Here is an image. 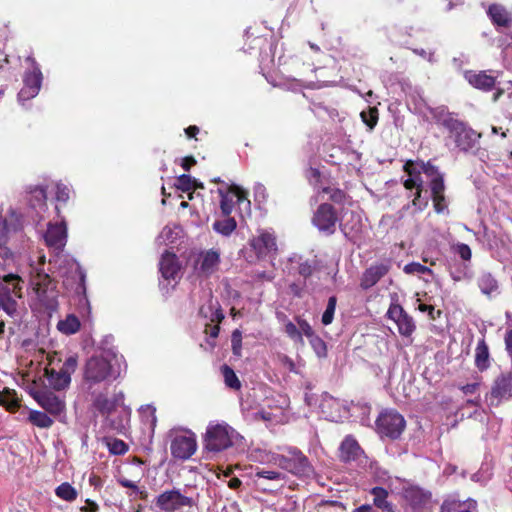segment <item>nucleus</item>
<instances>
[{
	"mask_svg": "<svg viewBox=\"0 0 512 512\" xmlns=\"http://www.w3.org/2000/svg\"><path fill=\"white\" fill-rule=\"evenodd\" d=\"M478 287L480 288L481 292L490 295L491 293L495 292L498 289V282L497 280L492 276L491 273H483L478 278Z\"/></svg>",
	"mask_w": 512,
	"mask_h": 512,
	"instance_id": "c9c22d12",
	"label": "nucleus"
},
{
	"mask_svg": "<svg viewBox=\"0 0 512 512\" xmlns=\"http://www.w3.org/2000/svg\"><path fill=\"white\" fill-rule=\"evenodd\" d=\"M371 495H373V504L382 510V512H395L394 507L391 502L387 500L388 491L380 486L373 487L370 491Z\"/></svg>",
	"mask_w": 512,
	"mask_h": 512,
	"instance_id": "c85d7f7f",
	"label": "nucleus"
},
{
	"mask_svg": "<svg viewBox=\"0 0 512 512\" xmlns=\"http://www.w3.org/2000/svg\"><path fill=\"white\" fill-rule=\"evenodd\" d=\"M220 196V209L223 216H230L234 208L233 197L237 198L239 206L244 205L245 209L249 210L251 202L248 199V194L245 190L235 184H231L227 189L218 188L217 190Z\"/></svg>",
	"mask_w": 512,
	"mask_h": 512,
	"instance_id": "4468645a",
	"label": "nucleus"
},
{
	"mask_svg": "<svg viewBox=\"0 0 512 512\" xmlns=\"http://www.w3.org/2000/svg\"><path fill=\"white\" fill-rule=\"evenodd\" d=\"M27 61L31 62V69L24 73L23 87L18 93V100L20 102H25L36 97L41 89L43 81L40 66L35 59L28 58Z\"/></svg>",
	"mask_w": 512,
	"mask_h": 512,
	"instance_id": "f8f14e48",
	"label": "nucleus"
},
{
	"mask_svg": "<svg viewBox=\"0 0 512 512\" xmlns=\"http://www.w3.org/2000/svg\"><path fill=\"white\" fill-rule=\"evenodd\" d=\"M404 272L407 274H414V273L425 274V273H431L432 270L429 267L424 266L420 263L412 262V263L405 265Z\"/></svg>",
	"mask_w": 512,
	"mask_h": 512,
	"instance_id": "864d4df0",
	"label": "nucleus"
},
{
	"mask_svg": "<svg viewBox=\"0 0 512 512\" xmlns=\"http://www.w3.org/2000/svg\"><path fill=\"white\" fill-rule=\"evenodd\" d=\"M271 462L297 477H309L314 472L309 459L296 447L287 448L283 454H273Z\"/></svg>",
	"mask_w": 512,
	"mask_h": 512,
	"instance_id": "20e7f679",
	"label": "nucleus"
},
{
	"mask_svg": "<svg viewBox=\"0 0 512 512\" xmlns=\"http://www.w3.org/2000/svg\"><path fill=\"white\" fill-rule=\"evenodd\" d=\"M376 432L391 440L400 438L406 428L404 417L395 409H384L375 421Z\"/></svg>",
	"mask_w": 512,
	"mask_h": 512,
	"instance_id": "6e6552de",
	"label": "nucleus"
},
{
	"mask_svg": "<svg viewBox=\"0 0 512 512\" xmlns=\"http://www.w3.org/2000/svg\"><path fill=\"white\" fill-rule=\"evenodd\" d=\"M28 421L38 428L48 429L54 424V420L47 413L31 410L28 415Z\"/></svg>",
	"mask_w": 512,
	"mask_h": 512,
	"instance_id": "7c9ffc66",
	"label": "nucleus"
},
{
	"mask_svg": "<svg viewBox=\"0 0 512 512\" xmlns=\"http://www.w3.org/2000/svg\"><path fill=\"white\" fill-rule=\"evenodd\" d=\"M55 494L58 498L67 502H73L78 496L77 490L68 482L60 484L55 489Z\"/></svg>",
	"mask_w": 512,
	"mask_h": 512,
	"instance_id": "58836bf2",
	"label": "nucleus"
},
{
	"mask_svg": "<svg viewBox=\"0 0 512 512\" xmlns=\"http://www.w3.org/2000/svg\"><path fill=\"white\" fill-rule=\"evenodd\" d=\"M309 341L312 348L319 357H324L327 355V346L322 338L315 334L309 339Z\"/></svg>",
	"mask_w": 512,
	"mask_h": 512,
	"instance_id": "a18cd8bd",
	"label": "nucleus"
},
{
	"mask_svg": "<svg viewBox=\"0 0 512 512\" xmlns=\"http://www.w3.org/2000/svg\"><path fill=\"white\" fill-rule=\"evenodd\" d=\"M434 210L437 214H442L448 209V203L445 193L431 196Z\"/></svg>",
	"mask_w": 512,
	"mask_h": 512,
	"instance_id": "09e8293b",
	"label": "nucleus"
},
{
	"mask_svg": "<svg viewBox=\"0 0 512 512\" xmlns=\"http://www.w3.org/2000/svg\"><path fill=\"white\" fill-rule=\"evenodd\" d=\"M83 377L89 387L116 378L112 364L103 356H92L85 364Z\"/></svg>",
	"mask_w": 512,
	"mask_h": 512,
	"instance_id": "1a4fd4ad",
	"label": "nucleus"
},
{
	"mask_svg": "<svg viewBox=\"0 0 512 512\" xmlns=\"http://www.w3.org/2000/svg\"><path fill=\"white\" fill-rule=\"evenodd\" d=\"M390 270L388 263H376L367 268L360 279V287L368 290L376 285Z\"/></svg>",
	"mask_w": 512,
	"mask_h": 512,
	"instance_id": "4be33fe9",
	"label": "nucleus"
},
{
	"mask_svg": "<svg viewBox=\"0 0 512 512\" xmlns=\"http://www.w3.org/2000/svg\"><path fill=\"white\" fill-rule=\"evenodd\" d=\"M492 23L498 27L509 28L512 26V16L500 4H491L487 11Z\"/></svg>",
	"mask_w": 512,
	"mask_h": 512,
	"instance_id": "a878e982",
	"label": "nucleus"
},
{
	"mask_svg": "<svg viewBox=\"0 0 512 512\" xmlns=\"http://www.w3.org/2000/svg\"><path fill=\"white\" fill-rule=\"evenodd\" d=\"M419 166H421L423 173L427 176L432 178H436L438 176H444L443 173L439 171V168L433 164L432 160L423 161L418 160Z\"/></svg>",
	"mask_w": 512,
	"mask_h": 512,
	"instance_id": "37998d69",
	"label": "nucleus"
},
{
	"mask_svg": "<svg viewBox=\"0 0 512 512\" xmlns=\"http://www.w3.org/2000/svg\"><path fill=\"white\" fill-rule=\"evenodd\" d=\"M29 204L33 208L46 207L47 192L42 186L30 187L29 189Z\"/></svg>",
	"mask_w": 512,
	"mask_h": 512,
	"instance_id": "2f4dec72",
	"label": "nucleus"
},
{
	"mask_svg": "<svg viewBox=\"0 0 512 512\" xmlns=\"http://www.w3.org/2000/svg\"><path fill=\"white\" fill-rule=\"evenodd\" d=\"M486 398L491 406H498L503 400L512 398V368L509 371L501 372L493 380Z\"/></svg>",
	"mask_w": 512,
	"mask_h": 512,
	"instance_id": "ddd939ff",
	"label": "nucleus"
},
{
	"mask_svg": "<svg viewBox=\"0 0 512 512\" xmlns=\"http://www.w3.org/2000/svg\"><path fill=\"white\" fill-rule=\"evenodd\" d=\"M321 192L329 196L330 202L338 205H343L349 198L344 190L336 187L325 186L321 189Z\"/></svg>",
	"mask_w": 512,
	"mask_h": 512,
	"instance_id": "4c0bfd02",
	"label": "nucleus"
},
{
	"mask_svg": "<svg viewBox=\"0 0 512 512\" xmlns=\"http://www.w3.org/2000/svg\"><path fill=\"white\" fill-rule=\"evenodd\" d=\"M30 286L40 309L50 312L58 308L57 281L42 268L31 267Z\"/></svg>",
	"mask_w": 512,
	"mask_h": 512,
	"instance_id": "7ed1b4c3",
	"label": "nucleus"
},
{
	"mask_svg": "<svg viewBox=\"0 0 512 512\" xmlns=\"http://www.w3.org/2000/svg\"><path fill=\"white\" fill-rule=\"evenodd\" d=\"M455 251L459 257L464 261H469L472 257L471 248L465 243H458L455 246Z\"/></svg>",
	"mask_w": 512,
	"mask_h": 512,
	"instance_id": "bf43d9fd",
	"label": "nucleus"
},
{
	"mask_svg": "<svg viewBox=\"0 0 512 512\" xmlns=\"http://www.w3.org/2000/svg\"><path fill=\"white\" fill-rule=\"evenodd\" d=\"M361 118H362V121L370 129H373L378 121V110L376 108H369L368 111H362Z\"/></svg>",
	"mask_w": 512,
	"mask_h": 512,
	"instance_id": "49530a36",
	"label": "nucleus"
},
{
	"mask_svg": "<svg viewBox=\"0 0 512 512\" xmlns=\"http://www.w3.org/2000/svg\"><path fill=\"white\" fill-rule=\"evenodd\" d=\"M221 371L224 377L225 384L235 390H239L241 388L240 380L235 374L234 370L228 365H223L221 367Z\"/></svg>",
	"mask_w": 512,
	"mask_h": 512,
	"instance_id": "ea45409f",
	"label": "nucleus"
},
{
	"mask_svg": "<svg viewBox=\"0 0 512 512\" xmlns=\"http://www.w3.org/2000/svg\"><path fill=\"white\" fill-rule=\"evenodd\" d=\"M474 364L479 372H484L491 366L489 347L484 337L479 339L475 348Z\"/></svg>",
	"mask_w": 512,
	"mask_h": 512,
	"instance_id": "393cba45",
	"label": "nucleus"
},
{
	"mask_svg": "<svg viewBox=\"0 0 512 512\" xmlns=\"http://www.w3.org/2000/svg\"><path fill=\"white\" fill-rule=\"evenodd\" d=\"M223 220H217L213 223V229L223 236H229L237 227L236 220L233 217L225 216Z\"/></svg>",
	"mask_w": 512,
	"mask_h": 512,
	"instance_id": "e433bc0d",
	"label": "nucleus"
},
{
	"mask_svg": "<svg viewBox=\"0 0 512 512\" xmlns=\"http://www.w3.org/2000/svg\"><path fill=\"white\" fill-rule=\"evenodd\" d=\"M209 308L211 310L214 309V311H212V313L210 315V321L219 325L225 318L224 313H223L219 303L216 302V306H215L212 302H210Z\"/></svg>",
	"mask_w": 512,
	"mask_h": 512,
	"instance_id": "6e6d98bb",
	"label": "nucleus"
},
{
	"mask_svg": "<svg viewBox=\"0 0 512 512\" xmlns=\"http://www.w3.org/2000/svg\"><path fill=\"white\" fill-rule=\"evenodd\" d=\"M386 316L395 322L401 336L411 337L415 332L416 324L412 316H410L400 304L391 303Z\"/></svg>",
	"mask_w": 512,
	"mask_h": 512,
	"instance_id": "a211bd4d",
	"label": "nucleus"
},
{
	"mask_svg": "<svg viewBox=\"0 0 512 512\" xmlns=\"http://www.w3.org/2000/svg\"><path fill=\"white\" fill-rule=\"evenodd\" d=\"M9 228L7 220L0 215V257L8 259L11 256V251L7 247Z\"/></svg>",
	"mask_w": 512,
	"mask_h": 512,
	"instance_id": "f704fd0d",
	"label": "nucleus"
},
{
	"mask_svg": "<svg viewBox=\"0 0 512 512\" xmlns=\"http://www.w3.org/2000/svg\"><path fill=\"white\" fill-rule=\"evenodd\" d=\"M307 179L310 183L318 185L321 182V172L318 168L310 167L307 171Z\"/></svg>",
	"mask_w": 512,
	"mask_h": 512,
	"instance_id": "0e129e2a",
	"label": "nucleus"
},
{
	"mask_svg": "<svg viewBox=\"0 0 512 512\" xmlns=\"http://www.w3.org/2000/svg\"><path fill=\"white\" fill-rule=\"evenodd\" d=\"M80 321L74 314H69L64 320H60L57 324V328L60 332L71 335L79 331Z\"/></svg>",
	"mask_w": 512,
	"mask_h": 512,
	"instance_id": "473e14b6",
	"label": "nucleus"
},
{
	"mask_svg": "<svg viewBox=\"0 0 512 512\" xmlns=\"http://www.w3.org/2000/svg\"><path fill=\"white\" fill-rule=\"evenodd\" d=\"M175 186L183 192H190L193 190L194 178L190 175L182 174L177 178Z\"/></svg>",
	"mask_w": 512,
	"mask_h": 512,
	"instance_id": "c03bdc74",
	"label": "nucleus"
},
{
	"mask_svg": "<svg viewBox=\"0 0 512 512\" xmlns=\"http://www.w3.org/2000/svg\"><path fill=\"white\" fill-rule=\"evenodd\" d=\"M23 280L13 273L4 275L0 280V308L9 316L18 314V299L23 297Z\"/></svg>",
	"mask_w": 512,
	"mask_h": 512,
	"instance_id": "423d86ee",
	"label": "nucleus"
},
{
	"mask_svg": "<svg viewBox=\"0 0 512 512\" xmlns=\"http://www.w3.org/2000/svg\"><path fill=\"white\" fill-rule=\"evenodd\" d=\"M439 512H477V502L473 499L466 501L445 500Z\"/></svg>",
	"mask_w": 512,
	"mask_h": 512,
	"instance_id": "cd10ccee",
	"label": "nucleus"
},
{
	"mask_svg": "<svg viewBox=\"0 0 512 512\" xmlns=\"http://www.w3.org/2000/svg\"><path fill=\"white\" fill-rule=\"evenodd\" d=\"M124 395L120 392L115 395L113 399H109L105 393H98L93 398V407L99 411L102 415H108L114 411L120 400H123Z\"/></svg>",
	"mask_w": 512,
	"mask_h": 512,
	"instance_id": "b1692460",
	"label": "nucleus"
},
{
	"mask_svg": "<svg viewBox=\"0 0 512 512\" xmlns=\"http://www.w3.org/2000/svg\"><path fill=\"white\" fill-rule=\"evenodd\" d=\"M305 282L302 284L293 282L289 285V290L294 297L301 298L303 296Z\"/></svg>",
	"mask_w": 512,
	"mask_h": 512,
	"instance_id": "69168bd1",
	"label": "nucleus"
},
{
	"mask_svg": "<svg viewBox=\"0 0 512 512\" xmlns=\"http://www.w3.org/2000/svg\"><path fill=\"white\" fill-rule=\"evenodd\" d=\"M30 395L48 414L57 416L66 408L64 397L56 395L47 388L31 390Z\"/></svg>",
	"mask_w": 512,
	"mask_h": 512,
	"instance_id": "2eb2a0df",
	"label": "nucleus"
},
{
	"mask_svg": "<svg viewBox=\"0 0 512 512\" xmlns=\"http://www.w3.org/2000/svg\"><path fill=\"white\" fill-rule=\"evenodd\" d=\"M296 320L302 335L304 334L308 339L315 335L313 328L305 319L297 317Z\"/></svg>",
	"mask_w": 512,
	"mask_h": 512,
	"instance_id": "680f3d73",
	"label": "nucleus"
},
{
	"mask_svg": "<svg viewBox=\"0 0 512 512\" xmlns=\"http://www.w3.org/2000/svg\"><path fill=\"white\" fill-rule=\"evenodd\" d=\"M429 187L431 190V196L445 193L446 186L444 182V176L432 178L429 182Z\"/></svg>",
	"mask_w": 512,
	"mask_h": 512,
	"instance_id": "de8ad7c7",
	"label": "nucleus"
},
{
	"mask_svg": "<svg viewBox=\"0 0 512 512\" xmlns=\"http://www.w3.org/2000/svg\"><path fill=\"white\" fill-rule=\"evenodd\" d=\"M0 405L8 411L14 412L20 407V399L13 389L4 388L0 392Z\"/></svg>",
	"mask_w": 512,
	"mask_h": 512,
	"instance_id": "c756f323",
	"label": "nucleus"
},
{
	"mask_svg": "<svg viewBox=\"0 0 512 512\" xmlns=\"http://www.w3.org/2000/svg\"><path fill=\"white\" fill-rule=\"evenodd\" d=\"M98 510L99 505L91 499H86L85 505L80 507L81 512H98Z\"/></svg>",
	"mask_w": 512,
	"mask_h": 512,
	"instance_id": "338daca9",
	"label": "nucleus"
},
{
	"mask_svg": "<svg viewBox=\"0 0 512 512\" xmlns=\"http://www.w3.org/2000/svg\"><path fill=\"white\" fill-rule=\"evenodd\" d=\"M181 263L177 255L165 251L159 261V271L165 280H176L181 271Z\"/></svg>",
	"mask_w": 512,
	"mask_h": 512,
	"instance_id": "412c9836",
	"label": "nucleus"
},
{
	"mask_svg": "<svg viewBox=\"0 0 512 512\" xmlns=\"http://www.w3.org/2000/svg\"><path fill=\"white\" fill-rule=\"evenodd\" d=\"M481 386V377H479V380L470 384L459 386V389L463 392L465 395H472L476 394Z\"/></svg>",
	"mask_w": 512,
	"mask_h": 512,
	"instance_id": "e2e57ef3",
	"label": "nucleus"
},
{
	"mask_svg": "<svg viewBox=\"0 0 512 512\" xmlns=\"http://www.w3.org/2000/svg\"><path fill=\"white\" fill-rule=\"evenodd\" d=\"M403 171L408 177L414 179L417 184L424 188V181L422 178V168L419 166L418 160H407L403 165Z\"/></svg>",
	"mask_w": 512,
	"mask_h": 512,
	"instance_id": "72a5a7b5",
	"label": "nucleus"
},
{
	"mask_svg": "<svg viewBox=\"0 0 512 512\" xmlns=\"http://www.w3.org/2000/svg\"><path fill=\"white\" fill-rule=\"evenodd\" d=\"M424 188H419L414 193V198L412 199V206L416 208L417 211H423L428 206L427 199L422 198V192Z\"/></svg>",
	"mask_w": 512,
	"mask_h": 512,
	"instance_id": "5fc2aeb1",
	"label": "nucleus"
},
{
	"mask_svg": "<svg viewBox=\"0 0 512 512\" xmlns=\"http://www.w3.org/2000/svg\"><path fill=\"white\" fill-rule=\"evenodd\" d=\"M311 223L320 234L327 237L334 235L337 227L347 239H351L361 229V222L357 215L352 213L351 220L343 222L338 216L337 209L328 202L318 205L311 218Z\"/></svg>",
	"mask_w": 512,
	"mask_h": 512,
	"instance_id": "f257e3e1",
	"label": "nucleus"
},
{
	"mask_svg": "<svg viewBox=\"0 0 512 512\" xmlns=\"http://www.w3.org/2000/svg\"><path fill=\"white\" fill-rule=\"evenodd\" d=\"M505 346L508 354L512 356V329L508 330L505 334Z\"/></svg>",
	"mask_w": 512,
	"mask_h": 512,
	"instance_id": "774afa93",
	"label": "nucleus"
},
{
	"mask_svg": "<svg viewBox=\"0 0 512 512\" xmlns=\"http://www.w3.org/2000/svg\"><path fill=\"white\" fill-rule=\"evenodd\" d=\"M285 333L292 340H294L296 342H300V343L303 342L302 333L299 330V328L293 322L288 321L285 324Z\"/></svg>",
	"mask_w": 512,
	"mask_h": 512,
	"instance_id": "8fccbe9b",
	"label": "nucleus"
},
{
	"mask_svg": "<svg viewBox=\"0 0 512 512\" xmlns=\"http://www.w3.org/2000/svg\"><path fill=\"white\" fill-rule=\"evenodd\" d=\"M337 305V297L331 296L328 299V303L324 313L322 314L321 322L323 325L327 326L333 322L334 314Z\"/></svg>",
	"mask_w": 512,
	"mask_h": 512,
	"instance_id": "79ce46f5",
	"label": "nucleus"
},
{
	"mask_svg": "<svg viewBox=\"0 0 512 512\" xmlns=\"http://www.w3.org/2000/svg\"><path fill=\"white\" fill-rule=\"evenodd\" d=\"M57 352L49 353L47 355L48 365L44 370V375L47 378L49 386L56 390L62 391L69 387L71 383V374H73L78 365L77 356H69L59 370L52 367L55 364L57 358Z\"/></svg>",
	"mask_w": 512,
	"mask_h": 512,
	"instance_id": "39448f33",
	"label": "nucleus"
},
{
	"mask_svg": "<svg viewBox=\"0 0 512 512\" xmlns=\"http://www.w3.org/2000/svg\"><path fill=\"white\" fill-rule=\"evenodd\" d=\"M63 285L75 295L86 297V273L78 263L75 262L70 266Z\"/></svg>",
	"mask_w": 512,
	"mask_h": 512,
	"instance_id": "aec40b11",
	"label": "nucleus"
},
{
	"mask_svg": "<svg viewBox=\"0 0 512 512\" xmlns=\"http://www.w3.org/2000/svg\"><path fill=\"white\" fill-rule=\"evenodd\" d=\"M418 309L421 312H427L430 320H436L442 315V311L436 310L432 305L421 303L419 304Z\"/></svg>",
	"mask_w": 512,
	"mask_h": 512,
	"instance_id": "13d9d810",
	"label": "nucleus"
},
{
	"mask_svg": "<svg viewBox=\"0 0 512 512\" xmlns=\"http://www.w3.org/2000/svg\"><path fill=\"white\" fill-rule=\"evenodd\" d=\"M231 347L232 352L235 356L240 357L241 356V350H242V334L241 332L236 329L232 332L231 335Z\"/></svg>",
	"mask_w": 512,
	"mask_h": 512,
	"instance_id": "3c124183",
	"label": "nucleus"
},
{
	"mask_svg": "<svg viewBox=\"0 0 512 512\" xmlns=\"http://www.w3.org/2000/svg\"><path fill=\"white\" fill-rule=\"evenodd\" d=\"M466 78L473 87L483 91L492 90L496 83V78L488 75L485 71L479 73L469 72L466 74Z\"/></svg>",
	"mask_w": 512,
	"mask_h": 512,
	"instance_id": "bb28decb",
	"label": "nucleus"
},
{
	"mask_svg": "<svg viewBox=\"0 0 512 512\" xmlns=\"http://www.w3.org/2000/svg\"><path fill=\"white\" fill-rule=\"evenodd\" d=\"M363 453L364 451L352 435H347L339 448V458L345 463L357 460Z\"/></svg>",
	"mask_w": 512,
	"mask_h": 512,
	"instance_id": "5701e85b",
	"label": "nucleus"
},
{
	"mask_svg": "<svg viewBox=\"0 0 512 512\" xmlns=\"http://www.w3.org/2000/svg\"><path fill=\"white\" fill-rule=\"evenodd\" d=\"M440 123L448 131L449 138L453 140L459 151L475 154L479 150L482 134L466 122L454 118L451 113H447Z\"/></svg>",
	"mask_w": 512,
	"mask_h": 512,
	"instance_id": "f03ea898",
	"label": "nucleus"
},
{
	"mask_svg": "<svg viewBox=\"0 0 512 512\" xmlns=\"http://www.w3.org/2000/svg\"><path fill=\"white\" fill-rule=\"evenodd\" d=\"M108 450L113 455H123L128 451V445L117 438H105Z\"/></svg>",
	"mask_w": 512,
	"mask_h": 512,
	"instance_id": "a19ab883",
	"label": "nucleus"
},
{
	"mask_svg": "<svg viewBox=\"0 0 512 512\" xmlns=\"http://www.w3.org/2000/svg\"><path fill=\"white\" fill-rule=\"evenodd\" d=\"M70 198V189L64 184L56 185V200L57 202L66 203Z\"/></svg>",
	"mask_w": 512,
	"mask_h": 512,
	"instance_id": "4d7b16f0",
	"label": "nucleus"
},
{
	"mask_svg": "<svg viewBox=\"0 0 512 512\" xmlns=\"http://www.w3.org/2000/svg\"><path fill=\"white\" fill-rule=\"evenodd\" d=\"M155 505L162 512H177L184 507L196 506L194 498L181 493L180 489L165 490L155 498Z\"/></svg>",
	"mask_w": 512,
	"mask_h": 512,
	"instance_id": "9b49d317",
	"label": "nucleus"
},
{
	"mask_svg": "<svg viewBox=\"0 0 512 512\" xmlns=\"http://www.w3.org/2000/svg\"><path fill=\"white\" fill-rule=\"evenodd\" d=\"M197 450V439L189 429L175 431L171 434L170 451L173 458L181 461L190 459Z\"/></svg>",
	"mask_w": 512,
	"mask_h": 512,
	"instance_id": "9d476101",
	"label": "nucleus"
},
{
	"mask_svg": "<svg viewBox=\"0 0 512 512\" xmlns=\"http://www.w3.org/2000/svg\"><path fill=\"white\" fill-rule=\"evenodd\" d=\"M57 216L60 219L57 223H49L44 235L48 247L61 252L67 242V224L60 214V207L56 205Z\"/></svg>",
	"mask_w": 512,
	"mask_h": 512,
	"instance_id": "dca6fc26",
	"label": "nucleus"
},
{
	"mask_svg": "<svg viewBox=\"0 0 512 512\" xmlns=\"http://www.w3.org/2000/svg\"><path fill=\"white\" fill-rule=\"evenodd\" d=\"M234 429L225 423H210L203 439L204 449L219 453L233 445Z\"/></svg>",
	"mask_w": 512,
	"mask_h": 512,
	"instance_id": "0eeeda50",
	"label": "nucleus"
},
{
	"mask_svg": "<svg viewBox=\"0 0 512 512\" xmlns=\"http://www.w3.org/2000/svg\"><path fill=\"white\" fill-rule=\"evenodd\" d=\"M315 270V266L309 262L305 261L299 264L298 266V274L305 279L309 278Z\"/></svg>",
	"mask_w": 512,
	"mask_h": 512,
	"instance_id": "052dcab7",
	"label": "nucleus"
},
{
	"mask_svg": "<svg viewBox=\"0 0 512 512\" xmlns=\"http://www.w3.org/2000/svg\"><path fill=\"white\" fill-rule=\"evenodd\" d=\"M219 264L220 253L218 250H203L197 254L193 269L198 276L208 278L218 270Z\"/></svg>",
	"mask_w": 512,
	"mask_h": 512,
	"instance_id": "f3484780",
	"label": "nucleus"
},
{
	"mask_svg": "<svg viewBox=\"0 0 512 512\" xmlns=\"http://www.w3.org/2000/svg\"><path fill=\"white\" fill-rule=\"evenodd\" d=\"M257 478H263L267 480H284V475L278 471L258 469L255 473Z\"/></svg>",
	"mask_w": 512,
	"mask_h": 512,
	"instance_id": "603ef678",
	"label": "nucleus"
},
{
	"mask_svg": "<svg viewBox=\"0 0 512 512\" xmlns=\"http://www.w3.org/2000/svg\"><path fill=\"white\" fill-rule=\"evenodd\" d=\"M250 246L258 259L275 256L277 254V240L273 232L261 231L250 240Z\"/></svg>",
	"mask_w": 512,
	"mask_h": 512,
	"instance_id": "6ab92c4d",
	"label": "nucleus"
}]
</instances>
